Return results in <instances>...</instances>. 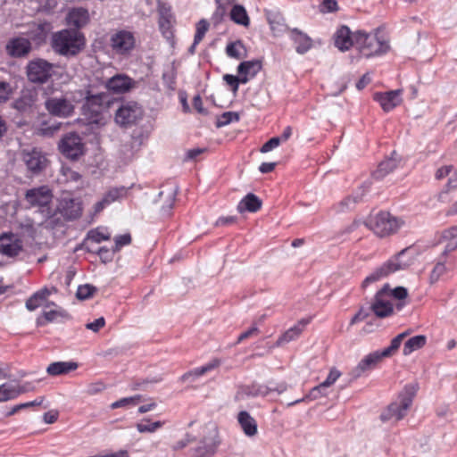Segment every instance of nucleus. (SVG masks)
I'll return each instance as SVG.
<instances>
[{
	"mask_svg": "<svg viewBox=\"0 0 457 457\" xmlns=\"http://www.w3.org/2000/svg\"><path fill=\"white\" fill-rule=\"evenodd\" d=\"M51 46L54 51L65 57L78 55L86 46L82 32L73 29H64L53 34Z\"/></svg>",
	"mask_w": 457,
	"mask_h": 457,
	"instance_id": "nucleus-1",
	"label": "nucleus"
},
{
	"mask_svg": "<svg viewBox=\"0 0 457 457\" xmlns=\"http://www.w3.org/2000/svg\"><path fill=\"white\" fill-rule=\"evenodd\" d=\"M418 388V384L415 383L406 385L399 394L397 400L390 403L386 410L381 413V420L383 421H398L405 417L412 404Z\"/></svg>",
	"mask_w": 457,
	"mask_h": 457,
	"instance_id": "nucleus-2",
	"label": "nucleus"
},
{
	"mask_svg": "<svg viewBox=\"0 0 457 457\" xmlns=\"http://www.w3.org/2000/svg\"><path fill=\"white\" fill-rule=\"evenodd\" d=\"M354 42L361 55L366 58L386 54L389 50L388 43L378 37L377 34L356 31L354 33Z\"/></svg>",
	"mask_w": 457,
	"mask_h": 457,
	"instance_id": "nucleus-3",
	"label": "nucleus"
},
{
	"mask_svg": "<svg viewBox=\"0 0 457 457\" xmlns=\"http://www.w3.org/2000/svg\"><path fill=\"white\" fill-rule=\"evenodd\" d=\"M365 224L376 235L382 237L395 233L404 221L387 212H380L370 217Z\"/></svg>",
	"mask_w": 457,
	"mask_h": 457,
	"instance_id": "nucleus-4",
	"label": "nucleus"
},
{
	"mask_svg": "<svg viewBox=\"0 0 457 457\" xmlns=\"http://www.w3.org/2000/svg\"><path fill=\"white\" fill-rule=\"evenodd\" d=\"M220 445L217 428L214 424L204 427V435L197 445L190 449L191 457H212Z\"/></svg>",
	"mask_w": 457,
	"mask_h": 457,
	"instance_id": "nucleus-5",
	"label": "nucleus"
},
{
	"mask_svg": "<svg viewBox=\"0 0 457 457\" xmlns=\"http://www.w3.org/2000/svg\"><path fill=\"white\" fill-rule=\"evenodd\" d=\"M406 249L402 250L393 258L388 260L380 267L377 268L371 274H370L362 282V287H367L370 284L377 282L391 273H394L400 270H404L409 266L406 262L401 261V258L404 255Z\"/></svg>",
	"mask_w": 457,
	"mask_h": 457,
	"instance_id": "nucleus-6",
	"label": "nucleus"
},
{
	"mask_svg": "<svg viewBox=\"0 0 457 457\" xmlns=\"http://www.w3.org/2000/svg\"><path fill=\"white\" fill-rule=\"evenodd\" d=\"M78 99L77 101H79ZM75 99H71L68 94L47 97L45 101V108L52 116L58 118H69L74 113Z\"/></svg>",
	"mask_w": 457,
	"mask_h": 457,
	"instance_id": "nucleus-7",
	"label": "nucleus"
},
{
	"mask_svg": "<svg viewBox=\"0 0 457 457\" xmlns=\"http://www.w3.org/2000/svg\"><path fill=\"white\" fill-rule=\"evenodd\" d=\"M143 117V109L136 102H126L120 105L115 112V122L123 128L137 124Z\"/></svg>",
	"mask_w": 457,
	"mask_h": 457,
	"instance_id": "nucleus-8",
	"label": "nucleus"
},
{
	"mask_svg": "<svg viewBox=\"0 0 457 457\" xmlns=\"http://www.w3.org/2000/svg\"><path fill=\"white\" fill-rule=\"evenodd\" d=\"M54 68V65L46 60H32L26 67L28 79L33 83H46L53 76Z\"/></svg>",
	"mask_w": 457,
	"mask_h": 457,
	"instance_id": "nucleus-9",
	"label": "nucleus"
},
{
	"mask_svg": "<svg viewBox=\"0 0 457 457\" xmlns=\"http://www.w3.org/2000/svg\"><path fill=\"white\" fill-rule=\"evenodd\" d=\"M110 46L116 54L129 55L135 48L136 38L133 32L120 29L111 36Z\"/></svg>",
	"mask_w": 457,
	"mask_h": 457,
	"instance_id": "nucleus-10",
	"label": "nucleus"
},
{
	"mask_svg": "<svg viewBox=\"0 0 457 457\" xmlns=\"http://www.w3.org/2000/svg\"><path fill=\"white\" fill-rule=\"evenodd\" d=\"M60 152L69 159L77 160L84 154V144L77 133H68L58 145Z\"/></svg>",
	"mask_w": 457,
	"mask_h": 457,
	"instance_id": "nucleus-11",
	"label": "nucleus"
},
{
	"mask_svg": "<svg viewBox=\"0 0 457 457\" xmlns=\"http://www.w3.org/2000/svg\"><path fill=\"white\" fill-rule=\"evenodd\" d=\"M38 91L35 87L23 88L19 96L12 103V107L19 112H32L37 108Z\"/></svg>",
	"mask_w": 457,
	"mask_h": 457,
	"instance_id": "nucleus-12",
	"label": "nucleus"
},
{
	"mask_svg": "<svg viewBox=\"0 0 457 457\" xmlns=\"http://www.w3.org/2000/svg\"><path fill=\"white\" fill-rule=\"evenodd\" d=\"M23 248L22 241L19 235L4 233L0 236V253L8 257L17 256Z\"/></svg>",
	"mask_w": 457,
	"mask_h": 457,
	"instance_id": "nucleus-13",
	"label": "nucleus"
},
{
	"mask_svg": "<svg viewBox=\"0 0 457 457\" xmlns=\"http://www.w3.org/2000/svg\"><path fill=\"white\" fill-rule=\"evenodd\" d=\"M51 190L47 187H39L26 192L25 199L32 206H46L52 200Z\"/></svg>",
	"mask_w": 457,
	"mask_h": 457,
	"instance_id": "nucleus-14",
	"label": "nucleus"
},
{
	"mask_svg": "<svg viewBox=\"0 0 457 457\" xmlns=\"http://www.w3.org/2000/svg\"><path fill=\"white\" fill-rule=\"evenodd\" d=\"M374 99L379 103L382 109L388 112L402 103V90H391L385 93H376Z\"/></svg>",
	"mask_w": 457,
	"mask_h": 457,
	"instance_id": "nucleus-15",
	"label": "nucleus"
},
{
	"mask_svg": "<svg viewBox=\"0 0 457 457\" xmlns=\"http://www.w3.org/2000/svg\"><path fill=\"white\" fill-rule=\"evenodd\" d=\"M382 355H380L379 351H376L369 353L361 361L358 363L356 367H354L351 372V378L357 379L360 378L364 372L372 370L375 368L377 363L382 360Z\"/></svg>",
	"mask_w": 457,
	"mask_h": 457,
	"instance_id": "nucleus-16",
	"label": "nucleus"
},
{
	"mask_svg": "<svg viewBox=\"0 0 457 457\" xmlns=\"http://www.w3.org/2000/svg\"><path fill=\"white\" fill-rule=\"evenodd\" d=\"M23 160L28 169L35 174L43 170L47 163L46 155L38 149H32L25 153Z\"/></svg>",
	"mask_w": 457,
	"mask_h": 457,
	"instance_id": "nucleus-17",
	"label": "nucleus"
},
{
	"mask_svg": "<svg viewBox=\"0 0 457 457\" xmlns=\"http://www.w3.org/2000/svg\"><path fill=\"white\" fill-rule=\"evenodd\" d=\"M134 81L132 79L123 74H117L109 79L105 83V87L108 91L114 94H123L128 92L133 86Z\"/></svg>",
	"mask_w": 457,
	"mask_h": 457,
	"instance_id": "nucleus-18",
	"label": "nucleus"
},
{
	"mask_svg": "<svg viewBox=\"0 0 457 457\" xmlns=\"http://www.w3.org/2000/svg\"><path fill=\"white\" fill-rule=\"evenodd\" d=\"M31 50V43L25 37H14L6 44V52L12 57H24Z\"/></svg>",
	"mask_w": 457,
	"mask_h": 457,
	"instance_id": "nucleus-19",
	"label": "nucleus"
},
{
	"mask_svg": "<svg viewBox=\"0 0 457 457\" xmlns=\"http://www.w3.org/2000/svg\"><path fill=\"white\" fill-rule=\"evenodd\" d=\"M287 388V386L286 383L278 384L275 387L268 386L265 385H258V384H253L251 386H247L244 387L243 392L245 395H246L249 397H265L267 396L270 392H277L278 395L285 392Z\"/></svg>",
	"mask_w": 457,
	"mask_h": 457,
	"instance_id": "nucleus-20",
	"label": "nucleus"
},
{
	"mask_svg": "<svg viewBox=\"0 0 457 457\" xmlns=\"http://www.w3.org/2000/svg\"><path fill=\"white\" fill-rule=\"evenodd\" d=\"M66 21L69 26L73 27V29L79 30L89 21L88 11L83 7L72 8L69 11Z\"/></svg>",
	"mask_w": 457,
	"mask_h": 457,
	"instance_id": "nucleus-21",
	"label": "nucleus"
},
{
	"mask_svg": "<svg viewBox=\"0 0 457 457\" xmlns=\"http://www.w3.org/2000/svg\"><path fill=\"white\" fill-rule=\"evenodd\" d=\"M109 96L106 93L91 94L90 91L85 92V104L83 108L88 109L93 114H98L101 112L102 106L109 102Z\"/></svg>",
	"mask_w": 457,
	"mask_h": 457,
	"instance_id": "nucleus-22",
	"label": "nucleus"
},
{
	"mask_svg": "<svg viewBox=\"0 0 457 457\" xmlns=\"http://www.w3.org/2000/svg\"><path fill=\"white\" fill-rule=\"evenodd\" d=\"M400 158L395 152L391 156L382 161L372 176L375 179H383L386 175L394 171L399 165Z\"/></svg>",
	"mask_w": 457,
	"mask_h": 457,
	"instance_id": "nucleus-23",
	"label": "nucleus"
},
{
	"mask_svg": "<svg viewBox=\"0 0 457 457\" xmlns=\"http://www.w3.org/2000/svg\"><path fill=\"white\" fill-rule=\"evenodd\" d=\"M335 46L341 51L348 50L355 46L354 33L347 26H341L335 34Z\"/></svg>",
	"mask_w": 457,
	"mask_h": 457,
	"instance_id": "nucleus-24",
	"label": "nucleus"
},
{
	"mask_svg": "<svg viewBox=\"0 0 457 457\" xmlns=\"http://www.w3.org/2000/svg\"><path fill=\"white\" fill-rule=\"evenodd\" d=\"M290 38L295 45V51L303 54L312 47V38L298 29H290Z\"/></svg>",
	"mask_w": 457,
	"mask_h": 457,
	"instance_id": "nucleus-25",
	"label": "nucleus"
},
{
	"mask_svg": "<svg viewBox=\"0 0 457 457\" xmlns=\"http://www.w3.org/2000/svg\"><path fill=\"white\" fill-rule=\"evenodd\" d=\"M58 208L61 214L67 220H75L81 214L80 204L71 198H63Z\"/></svg>",
	"mask_w": 457,
	"mask_h": 457,
	"instance_id": "nucleus-26",
	"label": "nucleus"
},
{
	"mask_svg": "<svg viewBox=\"0 0 457 457\" xmlns=\"http://www.w3.org/2000/svg\"><path fill=\"white\" fill-rule=\"evenodd\" d=\"M375 315L378 318H386L393 313V304L389 298L375 295L374 301L370 306Z\"/></svg>",
	"mask_w": 457,
	"mask_h": 457,
	"instance_id": "nucleus-27",
	"label": "nucleus"
},
{
	"mask_svg": "<svg viewBox=\"0 0 457 457\" xmlns=\"http://www.w3.org/2000/svg\"><path fill=\"white\" fill-rule=\"evenodd\" d=\"M220 364V360L214 359L212 361H210L209 363H207L202 367L195 368L192 370L186 372L185 374H183L180 377V380L182 382H187V381L193 382L199 377H201V376L206 374L207 372L214 370L215 368L219 367Z\"/></svg>",
	"mask_w": 457,
	"mask_h": 457,
	"instance_id": "nucleus-28",
	"label": "nucleus"
},
{
	"mask_svg": "<svg viewBox=\"0 0 457 457\" xmlns=\"http://www.w3.org/2000/svg\"><path fill=\"white\" fill-rule=\"evenodd\" d=\"M262 200L254 194L249 193L238 203L237 210L239 213L256 212L262 208Z\"/></svg>",
	"mask_w": 457,
	"mask_h": 457,
	"instance_id": "nucleus-29",
	"label": "nucleus"
},
{
	"mask_svg": "<svg viewBox=\"0 0 457 457\" xmlns=\"http://www.w3.org/2000/svg\"><path fill=\"white\" fill-rule=\"evenodd\" d=\"M237 421L247 436H253L257 434V422L246 411H241L237 414Z\"/></svg>",
	"mask_w": 457,
	"mask_h": 457,
	"instance_id": "nucleus-30",
	"label": "nucleus"
},
{
	"mask_svg": "<svg viewBox=\"0 0 457 457\" xmlns=\"http://www.w3.org/2000/svg\"><path fill=\"white\" fill-rule=\"evenodd\" d=\"M57 289L55 287H52L51 289L44 287L38 290L26 301V308L29 311L36 310L37 307L43 304V303L47 299L52 292L55 293Z\"/></svg>",
	"mask_w": 457,
	"mask_h": 457,
	"instance_id": "nucleus-31",
	"label": "nucleus"
},
{
	"mask_svg": "<svg viewBox=\"0 0 457 457\" xmlns=\"http://www.w3.org/2000/svg\"><path fill=\"white\" fill-rule=\"evenodd\" d=\"M441 243H445V249L442 257L457 248V226L452 227L443 231Z\"/></svg>",
	"mask_w": 457,
	"mask_h": 457,
	"instance_id": "nucleus-32",
	"label": "nucleus"
},
{
	"mask_svg": "<svg viewBox=\"0 0 457 457\" xmlns=\"http://www.w3.org/2000/svg\"><path fill=\"white\" fill-rule=\"evenodd\" d=\"M77 368L78 363L74 361H55L48 365L46 372L51 376H59L75 370Z\"/></svg>",
	"mask_w": 457,
	"mask_h": 457,
	"instance_id": "nucleus-33",
	"label": "nucleus"
},
{
	"mask_svg": "<svg viewBox=\"0 0 457 457\" xmlns=\"http://www.w3.org/2000/svg\"><path fill=\"white\" fill-rule=\"evenodd\" d=\"M262 69V62L258 60L242 62L237 66V72L241 77L253 78Z\"/></svg>",
	"mask_w": 457,
	"mask_h": 457,
	"instance_id": "nucleus-34",
	"label": "nucleus"
},
{
	"mask_svg": "<svg viewBox=\"0 0 457 457\" xmlns=\"http://www.w3.org/2000/svg\"><path fill=\"white\" fill-rule=\"evenodd\" d=\"M230 19L237 24L248 27L250 19L245 8L241 4H236L230 11Z\"/></svg>",
	"mask_w": 457,
	"mask_h": 457,
	"instance_id": "nucleus-35",
	"label": "nucleus"
},
{
	"mask_svg": "<svg viewBox=\"0 0 457 457\" xmlns=\"http://www.w3.org/2000/svg\"><path fill=\"white\" fill-rule=\"evenodd\" d=\"M327 386L321 382L318 386H314L310 390V392L303 398L297 399L294 402L288 403L287 406H293L296 403L305 402V401H312L316 400L320 397L327 395Z\"/></svg>",
	"mask_w": 457,
	"mask_h": 457,
	"instance_id": "nucleus-36",
	"label": "nucleus"
},
{
	"mask_svg": "<svg viewBox=\"0 0 457 457\" xmlns=\"http://www.w3.org/2000/svg\"><path fill=\"white\" fill-rule=\"evenodd\" d=\"M363 192H364L363 190L361 193L357 192V193L343 199L336 206L337 212H344L350 211V210L353 209L354 206L356 205V204H358L359 202H361L362 200V197L364 195Z\"/></svg>",
	"mask_w": 457,
	"mask_h": 457,
	"instance_id": "nucleus-37",
	"label": "nucleus"
},
{
	"mask_svg": "<svg viewBox=\"0 0 457 457\" xmlns=\"http://www.w3.org/2000/svg\"><path fill=\"white\" fill-rule=\"evenodd\" d=\"M426 342L427 337L423 335L412 337L405 342L403 349V353L404 355H409L412 352L423 347L426 345Z\"/></svg>",
	"mask_w": 457,
	"mask_h": 457,
	"instance_id": "nucleus-38",
	"label": "nucleus"
},
{
	"mask_svg": "<svg viewBox=\"0 0 457 457\" xmlns=\"http://www.w3.org/2000/svg\"><path fill=\"white\" fill-rule=\"evenodd\" d=\"M226 54L231 58L242 59L245 56V46L240 40L231 42L226 46Z\"/></svg>",
	"mask_w": 457,
	"mask_h": 457,
	"instance_id": "nucleus-39",
	"label": "nucleus"
},
{
	"mask_svg": "<svg viewBox=\"0 0 457 457\" xmlns=\"http://www.w3.org/2000/svg\"><path fill=\"white\" fill-rule=\"evenodd\" d=\"M302 328L299 326H294L282 334L276 342V346H282L299 337Z\"/></svg>",
	"mask_w": 457,
	"mask_h": 457,
	"instance_id": "nucleus-40",
	"label": "nucleus"
},
{
	"mask_svg": "<svg viewBox=\"0 0 457 457\" xmlns=\"http://www.w3.org/2000/svg\"><path fill=\"white\" fill-rule=\"evenodd\" d=\"M18 395L17 384L4 383L0 386V403L14 399Z\"/></svg>",
	"mask_w": 457,
	"mask_h": 457,
	"instance_id": "nucleus-41",
	"label": "nucleus"
},
{
	"mask_svg": "<svg viewBox=\"0 0 457 457\" xmlns=\"http://www.w3.org/2000/svg\"><path fill=\"white\" fill-rule=\"evenodd\" d=\"M164 425V421L157 420L150 422L148 419H144L137 424V429L139 433H154Z\"/></svg>",
	"mask_w": 457,
	"mask_h": 457,
	"instance_id": "nucleus-42",
	"label": "nucleus"
},
{
	"mask_svg": "<svg viewBox=\"0 0 457 457\" xmlns=\"http://www.w3.org/2000/svg\"><path fill=\"white\" fill-rule=\"evenodd\" d=\"M403 340V335H397L395 337H394L391 340L390 345L383 349L382 351H379L380 355H382L383 358L390 357L394 355L399 349L402 342Z\"/></svg>",
	"mask_w": 457,
	"mask_h": 457,
	"instance_id": "nucleus-43",
	"label": "nucleus"
},
{
	"mask_svg": "<svg viewBox=\"0 0 457 457\" xmlns=\"http://www.w3.org/2000/svg\"><path fill=\"white\" fill-rule=\"evenodd\" d=\"M110 238L111 235L107 232H104L100 228L89 230L87 235V239L96 244H99L102 241L109 240Z\"/></svg>",
	"mask_w": 457,
	"mask_h": 457,
	"instance_id": "nucleus-44",
	"label": "nucleus"
},
{
	"mask_svg": "<svg viewBox=\"0 0 457 457\" xmlns=\"http://www.w3.org/2000/svg\"><path fill=\"white\" fill-rule=\"evenodd\" d=\"M239 120V114L236 112H226L218 117L216 121V127L221 128L227 126L234 121Z\"/></svg>",
	"mask_w": 457,
	"mask_h": 457,
	"instance_id": "nucleus-45",
	"label": "nucleus"
},
{
	"mask_svg": "<svg viewBox=\"0 0 457 457\" xmlns=\"http://www.w3.org/2000/svg\"><path fill=\"white\" fill-rule=\"evenodd\" d=\"M128 189L125 187H113L109 189L104 195V199L108 201V204L119 200L120 198L127 195Z\"/></svg>",
	"mask_w": 457,
	"mask_h": 457,
	"instance_id": "nucleus-46",
	"label": "nucleus"
},
{
	"mask_svg": "<svg viewBox=\"0 0 457 457\" xmlns=\"http://www.w3.org/2000/svg\"><path fill=\"white\" fill-rule=\"evenodd\" d=\"M223 80L231 87L234 93L238 90L239 84H246L248 82V78L246 77H237L231 74H225L223 76Z\"/></svg>",
	"mask_w": 457,
	"mask_h": 457,
	"instance_id": "nucleus-47",
	"label": "nucleus"
},
{
	"mask_svg": "<svg viewBox=\"0 0 457 457\" xmlns=\"http://www.w3.org/2000/svg\"><path fill=\"white\" fill-rule=\"evenodd\" d=\"M209 27H210L209 22L204 19L200 20L196 23V28H195L196 31H195V37H194L195 45H198L203 40L206 32L209 29Z\"/></svg>",
	"mask_w": 457,
	"mask_h": 457,
	"instance_id": "nucleus-48",
	"label": "nucleus"
},
{
	"mask_svg": "<svg viewBox=\"0 0 457 457\" xmlns=\"http://www.w3.org/2000/svg\"><path fill=\"white\" fill-rule=\"evenodd\" d=\"M446 271V267L445 265V262L443 261H438L437 263L435 265L434 269L432 270L430 276H429V281L431 284L436 283L438 281L440 277L445 274Z\"/></svg>",
	"mask_w": 457,
	"mask_h": 457,
	"instance_id": "nucleus-49",
	"label": "nucleus"
},
{
	"mask_svg": "<svg viewBox=\"0 0 457 457\" xmlns=\"http://www.w3.org/2000/svg\"><path fill=\"white\" fill-rule=\"evenodd\" d=\"M139 400H140V395L124 397V398H121V399L112 403L110 407H111V409L113 410V409L126 407L128 405H136Z\"/></svg>",
	"mask_w": 457,
	"mask_h": 457,
	"instance_id": "nucleus-50",
	"label": "nucleus"
},
{
	"mask_svg": "<svg viewBox=\"0 0 457 457\" xmlns=\"http://www.w3.org/2000/svg\"><path fill=\"white\" fill-rule=\"evenodd\" d=\"M96 291V288L95 287L86 284L79 287L76 295L80 300H86L90 298Z\"/></svg>",
	"mask_w": 457,
	"mask_h": 457,
	"instance_id": "nucleus-51",
	"label": "nucleus"
},
{
	"mask_svg": "<svg viewBox=\"0 0 457 457\" xmlns=\"http://www.w3.org/2000/svg\"><path fill=\"white\" fill-rule=\"evenodd\" d=\"M13 90L9 82L0 81V104L6 103L10 99Z\"/></svg>",
	"mask_w": 457,
	"mask_h": 457,
	"instance_id": "nucleus-52",
	"label": "nucleus"
},
{
	"mask_svg": "<svg viewBox=\"0 0 457 457\" xmlns=\"http://www.w3.org/2000/svg\"><path fill=\"white\" fill-rule=\"evenodd\" d=\"M269 23L272 30H278L279 32L286 30L287 26L281 22L283 18L279 14H273L268 17Z\"/></svg>",
	"mask_w": 457,
	"mask_h": 457,
	"instance_id": "nucleus-53",
	"label": "nucleus"
},
{
	"mask_svg": "<svg viewBox=\"0 0 457 457\" xmlns=\"http://www.w3.org/2000/svg\"><path fill=\"white\" fill-rule=\"evenodd\" d=\"M43 316L46 321L52 322L56 320L59 317L65 318L68 316L67 312L62 309L59 308L56 310L45 311Z\"/></svg>",
	"mask_w": 457,
	"mask_h": 457,
	"instance_id": "nucleus-54",
	"label": "nucleus"
},
{
	"mask_svg": "<svg viewBox=\"0 0 457 457\" xmlns=\"http://www.w3.org/2000/svg\"><path fill=\"white\" fill-rule=\"evenodd\" d=\"M114 242H115V245H114V251H120V248L124 245H128L131 243V236L130 234H123V235H120V236H117L115 238H114Z\"/></svg>",
	"mask_w": 457,
	"mask_h": 457,
	"instance_id": "nucleus-55",
	"label": "nucleus"
},
{
	"mask_svg": "<svg viewBox=\"0 0 457 457\" xmlns=\"http://www.w3.org/2000/svg\"><path fill=\"white\" fill-rule=\"evenodd\" d=\"M116 252L117 251H114V247L112 250H110L105 246H102L97 250L96 253L104 262H108L112 260L114 253Z\"/></svg>",
	"mask_w": 457,
	"mask_h": 457,
	"instance_id": "nucleus-56",
	"label": "nucleus"
},
{
	"mask_svg": "<svg viewBox=\"0 0 457 457\" xmlns=\"http://www.w3.org/2000/svg\"><path fill=\"white\" fill-rule=\"evenodd\" d=\"M337 9L338 5L336 0H323L320 6L321 12H333Z\"/></svg>",
	"mask_w": 457,
	"mask_h": 457,
	"instance_id": "nucleus-57",
	"label": "nucleus"
},
{
	"mask_svg": "<svg viewBox=\"0 0 457 457\" xmlns=\"http://www.w3.org/2000/svg\"><path fill=\"white\" fill-rule=\"evenodd\" d=\"M195 437L194 436L190 435L189 433H187L185 435L184 438L177 441L172 445V449L175 451L181 450V449L185 448L186 446H187L191 442H193L195 440Z\"/></svg>",
	"mask_w": 457,
	"mask_h": 457,
	"instance_id": "nucleus-58",
	"label": "nucleus"
},
{
	"mask_svg": "<svg viewBox=\"0 0 457 457\" xmlns=\"http://www.w3.org/2000/svg\"><path fill=\"white\" fill-rule=\"evenodd\" d=\"M44 401V396H39L37 397V399H35L34 401H31V402H27V403H21V404H18L16 405L12 411L10 412V414H13L15 413L17 411L21 410V409H23V408H28V407H32V406H37V405H40Z\"/></svg>",
	"mask_w": 457,
	"mask_h": 457,
	"instance_id": "nucleus-59",
	"label": "nucleus"
},
{
	"mask_svg": "<svg viewBox=\"0 0 457 457\" xmlns=\"http://www.w3.org/2000/svg\"><path fill=\"white\" fill-rule=\"evenodd\" d=\"M104 389H105L104 384L101 381H97V382L90 383L87 386V393L90 395H94L101 393Z\"/></svg>",
	"mask_w": 457,
	"mask_h": 457,
	"instance_id": "nucleus-60",
	"label": "nucleus"
},
{
	"mask_svg": "<svg viewBox=\"0 0 457 457\" xmlns=\"http://www.w3.org/2000/svg\"><path fill=\"white\" fill-rule=\"evenodd\" d=\"M341 376V372L337 370L336 368H333L330 370L327 378L322 382L327 387H329L332 386L337 378Z\"/></svg>",
	"mask_w": 457,
	"mask_h": 457,
	"instance_id": "nucleus-61",
	"label": "nucleus"
},
{
	"mask_svg": "<svg viewBox=\"0 0 457 457\" xmlns=\"http://www.w3.org/2000/svg\"><path fill=\"white\" fill-rule=\"evenodd\" d=\"M105 325V320L104 317H100L95 320L93 322H88L86 324V328L89 329L93 332H98Z\"/></svg>",
	"mask_w": 457,
	"mask_h": 457,
	"instance_id": "nucleus-62",
	"label": "nucleus"
},
{
	"mask_svg": "<svg viewBox=\"0 0 457 457\" xmlns=\"http://www.w3.org/2000/svg\"><path fill=\"white\" fill-rule=\"evenodd\" d=\"M280 137H274L268 140L261 148L262 153H268L276 148L280 144Z\"/></svg>",
	"mask_w": 457,
	"mask_h": 457,
	"instance_id": "nucleus-63",
	"label": "nucleus"
},
{
	"mask_svg": "<svg viewBox=\"0 0 457 457\" xmlns=\"http://www.w3.org/2000/svg\"><path fill=\"white\" fill-rule=\"evenodd\" d=\"M391 295L395 299H404L408 295L407 289L403 287H397L391 291Z\"/></svg>",
	"mask_w": 457,
	"mask_h": 457,
	"instance_id": "nucleus-64",
	"label": "nucleus"
}]
</instances>
